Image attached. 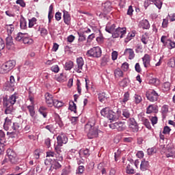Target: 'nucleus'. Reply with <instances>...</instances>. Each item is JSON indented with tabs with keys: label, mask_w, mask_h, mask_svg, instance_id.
<instances>
[{
	"label": "nucleus",
	"mask_w": 175,
	"mask_h": 175,
	"mask_svg": "<svg viewBox=\"0 0 175 175\" xmlns=\"http://www.w3.org/2000/svg\"><path fill=\"white\" fill-rule=\"evenodd\" d=\"M84 131L88 139H95L99 136V126L96 124L95 120H91L85 125Z\"/></svg>",
	"instance_id": "nucleus-1"
},
{
	"label": "nucleus",
	"mask_w": 175,
	"mask_h": 175,
	"mask_svg": "<svg viewBox=\"0 0 175 175\" xmlns=\"http://www.w3.org/2000/svg\"><path fill=\"white\" fill-rule=\"evenodd\" d=\"M7 155L9 159V161L12 165H17L21 162V159L18 158L17 153L13 150L12 148H8L7 150Z\"/></svg>",
	"instance_id": "nucleus-2"
},
{
	"label": "nucleus",
	"mask_w": 175,
	"mask_h": 175,
	"mask_svg": "<svg viewBox=\"0 0 175 175\" xmlns=\"http://www.w3.org/2000/svg\"><path fill=\"white\" fill-rule=\"evenodd\" d=\"M14 66H16V60H9L2 64L0 68V73L2 75L9 73V72L12 70Z\"/></svg>",
	"instance_id": "nucleus-3"
},
{
	"label": "nucleus",
	"mask_w": 175,
	"mask_h": 175,
	"mask_svg": "<svg viewBox=\"0 0 175 175\" xmlns=\"http://www.w3.org/2000/svg\"><path fill=\"white\" fill-rule=\"evenodd\" d=\"M100 114L103 117H106L107 118H108V120H109L111 122V121H116V120H117L116 113H114V111H113L112 110H110V108L109 107H105L103 109L100 111Z\"/></svg>",
	"instance_id": "nucleus-4"
},
{
	"label": "nucleus",
	"mask_w": 175,
	"mask_h": 175,
	"mask_svg": "<svg viewBox=\"0 0 175 175\" xmlns=\"http://www.w3.org/2000/svg\"><path fill=\"white\" fill-rule=\"evenodd\" d=\"M88 57H93V58H100L102 57V49L99 46H94L86 53Z\"/></svg>",
	"instance_id": "nucleus-5"
},
{
	"label": "nucleus",
	"mask_w": 175,
	"mask_h": 175,
	"mask_svg": "<svg viewBox=\"0 0 175 175\" xmlns=\"http://www.w3.org/2000/svg\"><path fill=\"white\" fill-rule=\"evenodd\" d=\"M126 34V27H117L114 32L112 33V37L116 38H124V36Z\"/></svg>",
	"instance_id": "nucleus-6"
},
{
	"label": "nucleus",
	"mask_w": 175,
	"mask_h": 175,
	"mask_svg": "<svg viewBox=\"0 0 175 175\" xmlns=\"http://www.w3.org/2000/svg\"><path fill=\"white\" fill-rule=\"evenodd\" d=\"M146 96L150 102H157L158 98H159V94L155 90H150L146 92Z\"/></svg>",
	"instance_id": "nucleus-7"
},
{
	"label": "nucleus",
	"mask_w": 175,
	"mask_h": 175,
	"mask_svg": "<svg viewBox=\"0 0 175 175\" xmlns=\"http://www.w3.org/2000/svg\"><path fill=\"white\" fill-rule=\"evenodd\" d=\"M125 124L122 122H116L115 123H111L109 124V128L111 129H117L119 132H122L125 131Z\"/></svg>",
	"instance_id": "nucleus-8"
},
{
	"label": "nucleus",
	"mask_w": 175,
	"mask_h": 175,
	"mask_svg": "<svg viewBox=\"0 0 175 175\" xmlns=\"http://www.w3.org/2000/svg\"><path fill=\"white\" fill-rule=\"evenodd\" d=\"M57 144L62 146V144H66L68 143V137L64 133H61L57 137Z\"/></svg>",
	"instance_id": "nucleus-9"
},
{
	"label": "nucleus",
	"mask_w": 175,
	"mask_h": 175,
	"mask_svg": "<svg viewBox=\"0 0 175 175\" xmlns=\"http://www.w3.org/2000/svg\"><path fill=\"white\" fill-rule=\"evenodd\" d=\"M5 46L8 50H13L14 49V42H13V37L8 36L5 38Z\"/></svg>",
	"instance_id": "nucleus-10"
},
{
	"label": "nucleus",
	"mask_w": 175,
	"mask_h": 175,
	"mask_svg": "<svg viewBox=\"0 0 175 175\" xmlns=\"http://www.w3.org/2000/svg\"><path fill=\"white\" fill-rule=\"evenodd\" d=\"M129 127L132 129L133 132H139V125L134 118H129Z\"/></svg>",
	"instance_id": "nucleus-11"
},
{
	"label": "nucleus",
	"mask_w": 175,
	"mask_h": 175,
	"mask_svg": "<svg viewBox=\"0 0 175 175\" xmlns=\"http://www.w3.org/2000/svg\"><path fill=\"white\" fill-rule=\"evenodd\" d=\"M61 147H62V146H59L58 144L55 147V150L56 151V158L53 159V161H62L64 159V158L62 157V154H61V152H62V151L61 150Z\"/></svg>",
	"instance_id": "nucleus-12"
},
{
	"label": "nucleus",
	"mask_w": 175,
	"mask_h": 175,
	"mask_svg": "<svg viewBox=\"0 0 175 175\" xmlns=\"http://www.w3.org/2000/svg\"><path fill=\"white\" fill-rule=\"evenodd\" d=\"M77 64L78 66V69L77 70V73H81L83 66H84V60L83 59V57H80L77 59Z\"/></svg>",
	"instance_id": "nucleus-13"
},
{
	"label": "nucleus",
	"mask_w": 175,
	"mask_h": 175,
	"mask_svg": "<svg viewBox=\"0 0 175 175\" xmlns=\"http://www.w3.org/2000/svg\"><path fill=\"white\" fill-rule=\"evenodd\" d=\"M142 61H143L144 66L145 68H150V62L151 61L150 55L145 54L144 57H142Z\"/></svg>",
	"instance_id": "nucleus-14"
},
{
	"label": "nucleus",
	"mask_w": 175,
	"mask_h": 175,
	"mask_svg": "<svg viewBox=\"0 0 175 175\" xmlns=\"http://www.w3.org/2000/svg\"><path fill=\"white\" fill-rule=\"evenodd\" d=\"M131 164H128L126 167V172L127 174H135L136 172L132 166H133V159L130 160Z\"/></svg>",
	"instance_id": "nucleus-15"
},
{
	"label": "nucleus",
	"mask_w": 175,
	"mask_h": 175,
	"mask_svg": "<svg viewBox=\"0 0 175 175\" xmlns=\"http://www.w3.org/2000/svg\"><path fill=\"white\" fill-rule=\"evenodd\" d=\"M165 155L167 158H174L175 157V148H170L167 146V150L165 152Z\"/></svg>",
	"instance_id": "nucleus-16"
},
{
	"label": "nucleus",
	"mask_w": 175,
	"mask_h": 175,
	"mask_svg": "<svg viewBox=\"0 0 175 175\" xmlns=\"http://www.w3.org/2000/svg\"><path fill=\"white\" fill-rule=\"evenodd\" d=\"M45 100L46 103L48 104L49 106H53V103H54V99L53 98V95L50 93L47 92L45 94Z\"/></svg>",
	"instance_id": "nucleus-17"
},
{
	"label": "nucleus",
	"mask_w": 175,
	"mask_h": 175,
	"mask_svg": "<svg viewBox=\"0 0 175 175\" xmlns=\"http://www.w3.org/2000/svg\"><path fill=\"white\" fill-rule=\"evenodd\" d=\"M140 169L142 172H146V170H148L150 169V163L146 159H143L140 164Z\"/></svg>",
	"instance_id": "nucleus-18"
},
{
	"label": "nucleus",
	"mask_w": 175,
	"mask_h": 175,
	"mask_svg": "<svg viewBox=\"0 0 175 175\" xmlns=\"http://www.w3.org/2000/svg\"><path fill=\"white\" fill-rule=\"evenodd\" d=\"M79 154L81 158H83V157H84V158H88V157L91 155V153L90 152V149L85 148L84 150H81Z\"/></svg>",
	"instance_id": "nucleus-19"
},
{
	"label": "nucleus",
	"mask_w": 175,
	"mask_h": 175,
	"mask_svg": "<svg viewBox=\"0 0 175 175\" xmlns=\"http://www.w3.org/2000/svg\"><path fill=\"white\" fill-rule=\"evenodd\" d=\"M103 10L105 14L109 13V12H111V3L109 1L105 2L103 5Z\"/></svg>",
	"instance_id": "nucleus-20"
},
{
	"label": "nucleus",
	"mask_w": 175,
	"mask_h": 175,
	"mask_svg": "<svg viewBox=\"0 0 175 175\" xmlns=\"http://www.w3.org/2000/svg\"><path fill=\"white\" fill-rule=\"evenodd\" d=\"M124 55H129V59H133L135 58V52L132 49H126L124 53Z\"/></svg>",
	"instance_id": "nucleus-21"
},
{
	"label": "nucleus",
	"mask_w": 175,
	"mask_h": 175,
	"mask_svg": "<svg viewBox=\"0 0 175 175\" xmlns=\"http://www.w3.org/2000/svg\"><path fill=\"white\" fill-rule=\"evenodd\" d=\"M3 106L5 107H13V104L10 98H8V96H5L3 98Z\"/></svg>",
	"instance_id": "nucleus-22"
},
{
	"label": "nucleus",
	"mask_w": 175,
	"mask_h": 175,
	"mask_svg": "<svg viewBox=\"0 0 175 175\" xmlns=\"http://www.w3.org/2000/svg\"><path fill=\"white\" fill-rule=\"evenodd\" d=\"M5 29L7 30L8 36H12V33L15 29L14 25L10 24L5 25Z\"/></svg>",
	"instance_id": "nucleus-23"
},
{
	"label": "nucleus",
	"mask_w": 175,
	"mask_h": 175,
	"mask_svg": "<svg viewBox=\"0 0 175 175\" xmlns=\"http://www.w3.org/2000/svg\"><path fill=\"white\" fill-rule=\"evenodd\" d=\"M27 108L29 110V114L32 118H36L35 106L34 105H28Z\"/></svg>",
	"instance_id": "nucleus-24"
},
{
	"label": "nucleus",
	"mask_w": 175,
	"mask_h": 175,
	"mask_svg": "<svg viewBox=\"0 0 175 175\" xmlns=\"http://www.w3.org/2000/svg\"><path fill=\"white\" fill-rule=\"evenodd\" d=\"M105 31L108 32L109 33H113V32L116 31V25L113 24L110 26V25H107L105 27Z\"/></svg>",
	"instance_id": "nucleus-25"
},
{
	"label": "nucleus",
	"mask_w": 175,
	"mask_h": 175,
	"mask_svg": "<svg viewBox=\"0 0 175 175\" xmlns=\"http://www.w3.org/2000/svg\"><path fill=\"white\" fill-rule=\"evenodd\" d=\"M63 18L64 23H69L70 21V14L66 10L63 11Z\"/></svg>",
	"instance_id": "nucleus-26"
},
{
	"label": "nucleus",
	"mask_w": 175,
	"mask_h": 175,
	"mask_svg": "<svg viewBox=\"0 0 175 175\" xmlns=\"http://www.w3.org/2000/svg\"><path fill=\"white\" fill-rule=\"evenodd\" d=\"M22 42L24 43V44H33V40L29 37H26L25 36L23 37V40H22Z\"/></svg>",
	"instance_id": "nucleus-27"
},
{
	"label": "nucleus",
	"mask_w": 175,
	"mask_h": 175,
	"mask_svg": "<svg viewBox=\"0 0 175 175\" xmlns=\"http://www.w3.org/2000/svg\"><path fill=\"white\" fill-rule=\"evenodd\" d=\"M114 76L115 77H124V72H122L121 68H116L114 70Z\"/></svg>",
	"instance_id": "nucleus-28"
},
{
	"label": "nucleus",
	"mask_w": 175,
	"mask_h": 175,
	"mask_svg": "<svg viewBox=\"0 0 175 175\" xmlns=\"http://www.w3.org/2000/svg\"><path fill=\"white\" fill-rule=\"evenodd\" d=\"M142 124H144V125H145V126L148 129H151V123H150V120H148V119L143 117L142 118Z\"/></svg>",
	"instance_id": "nucleus-29"
},
{
	"label": "nucleus",
	"mask_w": 175,
	"mask_h": 175,
	"mask_svg": "<svg viewBox=\"0 0 175 175\" xmlns=\"http://www.w3.org/2000/svg\"><path fill=\"white\" fill-rule=\"evenodd\" d=\"M12 125V120L9 119L8 118H6L5 119V122L3 124V128L5 131L9 130V126Z\"/></svg>",
	"instance_id": "nucleus-30"
},
{
	"label": "nucleus",
	"mask_w": 175,
	"mask_h": 175,
	"mask_svg": "<svg viewBox=\"0 0 175 175\" xmlns=\"http://www.w3.org/2000/svg\"><path fill=\"white\" fill-rule=\"evenodd\" d=\"M157 110V107L154 105H149L146 109L147 114H151V113H154Z\"/></svg>",
	"instance_id": "nucleus-31"
},
{
	"label": "nucleus",
	"mask_w": 175,
	"mask_h": 175,
	"mask_svg": "<svg viewBox=\"0 0 175 175\" xmlns=\"http://www.w3.org/2000/svg\"><path fill=\"white\" fill-rule=\"evenodd\" d=\"M69 110L71 111H74V113H77V107L76 106V104L73 101H70L69 103Z\"/></svg>",
	"instance_id": "nucleus-32"
},
{
	"label": "nucleus",
	"mask_w": 175,
	"mask_h": 175,
	"mask_svg": "<svg viewBox=\"0 0 175 175\" xmlns=\"http://www.w3.org/2000/svg\"><path fill=\"white\" fill-rule=\"evenodd\" d=\"M53 4H51L49 6V14H48V18H49V23H51V18H53V17H54V15L53 14Z\"/></svg>",
	"instance_id": "nucleus-33"
},
{
	"label": "nucleus",
	"mask_w": 175,
	"mask_h": 175,
	"mask_svg": "<svg viewBox=\"0 0 175 175\" xmlns=\"http://www.w3.org/2000/svg\"><path fill=\"white\" fill-rule=\"evenodd\" d=\"M46 110L47 108H46L45 107H40L38 109L39 113H40L42 116H43L44 118H46V117H47V112H46Z\"/></svg>",
	"instance_id": "nucleus-34"
},
{
	"label": "nucleus",
	"mask_w": 175,
	"mask_h": 175,
	"mask_svg": "<svg viewBox=\"0 0 175 175\" xmlns=\"http://www.w3.org/2000/svg\"><path fill=\"white\" fill-rule=\"evenodd\" d=\"M72 68H73V62L72 61L66 62L64 66L65 70H70Z\"/></svg>",
	"instance_id": "nucleus-35"
},
{
	"label": "nucleus",
	"mask_w": 175,
	"mask_h": 175,
	"mask_svg": "<svg viewBox=\"0 0 175 175\" xmlns=\"http://www.w3.org/2000/svg\"><path fill=\"white\" fill-rule=\"evenodd\" d=\"M24 36V33L19 32L16 34V36L14 37V39L16 42H23Z\"/></svg>",
	"instance_id": "nucleus-36"
},
{
	"label": "nucleus",
	"mask_w": 175,
	"mask_h": 175,
	"mask_svg": "<svg viewBox=\"0 0 175 175\" xmlns=\"http://www.w3.org/2000/svg\"><path fill=\"white\" fill-rule=\"evenodd\" d=\"M6 143V139H5V132L0 130V144H5Z\"/></svg>",
	"instance_id": "nucleus-37"
},
{
	"label": "nucleus",
	"mask_w": 175,
	"mask_h": 175,
	"mask_svg": "<svg viewBox=\"0 0 175 175\" xmlns=\"http://www.w3.org/2000/svg\"><path fill=\"white\" fill-rule=\"evenodd\" d=\"M106 99H107V96H106V93L103 92V93L98 94V100H100V102L103 103V102H105Z\"/></svg>",
	"instance_id": "nucleus-38"
},
{
	"label": "nucleus",
	"mask_w": 175,
	"mask_h": 175,
	"mask_svg": "<svg viewBox=\"0 0 175 175\" xmlns=\"http://www.w3.org/2000/svg\"><path fill=\"white\" fill-rule=\"evenodd\" d=\"M152 3L157 7V9H162V1L161 0H151Z\"/></svg>",
	"instance_id": "nucleus-39"
},
{
	"label": "nucleus",
	"mask_w": 175,
	"mask_h": 175,
	"mask_svg": "<svg viewBox=\"0 0 175 175\" xmlns=\"http://www.w3.org/2000/svg\"><path fill=\"white\" fill-rule=\"evenodd\" d=\"M14 83H15L14 77L11 76L10 77V83L9 82L6 83L5 85H8V87H10L12 88L14 87Z\"/></svg>",
	"instance_id": "nucleus-40"
},
{
	"label": "nucleus",
	"mask_w": 175,
	"mask_h": 175,
	"mask_svg": "<svg viewBox=\"0 0 175 175\" xmlns=\"http://www.w3.org/2000/svg\"><path fill=\"white\" fill-rule=\"evenodd\" d=\"M12 128L13 131H16V132H18V131L21 130V125L18 122H14Z\"/></svg>",
	"instance_id": "nucleus-41"
},
{
	"label": "nucleus",
	"mask_w": 175,
	"mask_h": 175,
	"mask_svg": "<svg viewBox=\"0 0 175 175\" xmlns=\"http://www.w3.org/2000/svg\"><path fill=\"white\" fill-rule=\"evenodd\" d=\"M52 106H55V107H62L64 106V103L59 101L58 100H54Z\"/></svg>",
	"instance_id": "nucleus-42"
},
{
	"label": "nucleus",
	"mask_w": 175,
	"mask_h": 175,
	"mask_svg": "<svg viewBox=\"0 0 175 175\" xmlns=\"http://www.w3.org/2000/svg\"><path fill=\"white\" fill-rule=\"evenodd\" d=\"M122 116L125 117V118H131V112L129 109H124L122 110Z\"/></svg>",
	"instance_id": "nucleus-43"
},
{
	"label": "nucleus",
	"mask_w": 175,
	"mask_h": 175,
	"mask_svg": "<svg viewBox=\"0 0 175 175\" xmlns=\"http://www.w3.org/2000/svg\"><path fill=\"white\" fill-rule=\"evenodd\" d=\"M135 33H129L127 37L125 38L124 42L125 43H128L130 40H132V38H135Z\"/></svg>",
	"instance_id": "nucleus-44"
},
{
	"label": "nucleus",
	"mask_w": 175,
	"mask_h": 175,
	"mask_svg": "<svg viewBox=\"0 0 175 175\" xmlns=\"http://www.w3.org/2000/svg\"><path fill=\"white\" fill-rule=\"evenodd\" d=\"M46 170H48L49 174H55V172L57 171L53 164Z\"/></svg>",
	"instance_id": "nucleus-45"
},
{
	"label": "nucleus",
	"mask_w": 175,
	"mask_h": 175,
	"mask_svg": "<svg viewBox=\"0 0 175 175\" xmlns=\"http://www.w3.org/2000/svg\"><path fill=\"white\" fill-rule=\"evenodd\" d=\"M119 84H120V87H123V88L127 87L128 86V78H124L123 80L119 83Z\"/></svg>",
	"instance_id": "nucleus-46"
},
{
	"label": "nucleus",
	"mask_w": 175,
	"mask_h": 175,
	"mask_svg": "<svg viewBox=\"0 0 175 175\" xmlns=\"http://www.w3.org/2000/svg\"><path fill=\"white\" fill-rule=\"evenodd\" d=\"M141 42H142L144 44H147V43H148V37H147V33H145V34L142 36Z\"/></svg>",
	"instance_id": "nucleus-47"
},
{
	"label": "nucleus",
	"mask_w": 175,
	"mask_h": 175,
	"mask_svg": "<svg viewBox=\"0 0 175 175\" xmlns=\"http://www.w3.org/2000/svg\"><path fill=\"white\" fill-rule=\"evenodd\" d=\"M134 98H135V103L137 105H139V103H140L142 100H143V98L139 94H135Z\"/></svg>",
	"instance_id": "nucleus-48"
},
{
	"label": "nucleus",
	"mask_w": 175,
	"mask_h": 175,
	"mask_svg": "<svg viewBox=\"0 0 175 175\" xmlns=\"http://www.w3.org/2000/svg\"><path fill=\"white\" fill-rule=\"evenodd\" d=\"M59 160H54V161H53L52 165H53L54 168L57 170L58 169H61V164L58 162Z\"/></svg>",
	"instance_id": "nucleus-49"
},
{
	"label": "nucleus",
	"mask_w": 175,
	"mask_h": 175,
	"mask_svg": "<svg viewBox=\"0 0 175 175\" xmlns=\"http://www.w3.org/2000/svg\"><path fill=\"white\" fill-rule=\"evenodd\" d=\"M53 160L51 159H46L44 161V165L46 166V170L47 169H49V167H50L52 165H53Z\"/></svg>",
	"instance_id": "nucleus-50"
},
{
	"label": "nucleus",
	"mask_w": 175,
	"mask_h": 175,
	"mask_svg": "<svg viewBox=\"0 0 175 175\" xmlns=\"http://www.w3.org/2000/svg\"><path fill=\"white\" fill-rule=\"evenodd\" d=\"M85 170V167L83 165H79L77 170V174H83Z\"/></svg>",
	"instance_id": "nucleus-51"
},
{
	"label": "nucleus",
	"mask_w": 175,
	"mask_h": 175,
	"mask_svg": "<svg viewBox=\"0 0 175 175\" xmlns=\"http://www.w3.org/2000/svg\"><path fill=\"white\" fill-rule=\"evenodd\" d=\"M55 116L59 126H64V124L62 123V120H61V117H59V115H58L57 113H55Z\"/></svg>",
	"instance_id": "nucleus-52"
},
{
	"label": "nucleus",
	"mask_w": 175,
	"mask_h": 175,
	"mask_svg": "<svg viewBox=\"0 0 175 175\" xmlns=\"http://www.w3.org/2000/svg\"><path fill=\"white\" fill-rule=\"evenodd\" d=\"M149 83H150V84L158 85V84H159V79H158L157 78H151L149 79Z\"/></svg>",
	"instance_id": "nucleus-53"
},
{
	"label": "nucleus",
	"mask_w": 175,
	"mask_h": 175,
	"mask_svg": "<svg viewBox=\"0 0 175 175\" xmlns=\"http://www.w3.org/2000/svg\"><path fill=\"white\" fill-rule=\"evenodd\" d=\"M168 111H169V107H167V105H163L161 108V113L163 116H164V114H167Z\"/></svg>",
	"instance_id": "nucleus-54"
},
{
	"label": "nucleus",
	"mask_w": 175,
	"mask_h": 175,
	"mask_svg": "<svg viewBox=\"0 0 175 175\" xmlns=\"http://www.w3.org/2000/svg\"><path fill=\"white\" fill-rule=\"evenodd\" d=\"M128 100H129V92H126L124 94V98H123L122 102H123V103H126V102H128Z\"/></svg>",
	"instance_id": "nucleus-55"
},
{
	"label": "nucleus",
	"mask_w": 175,
	"mask_h": 175,
	"mask_svg": "<svg viewBox=\"0 0 175 175\" xmlns=\"http://www.w3.org/2000/svg\"><path fill=\"white\" fill-rule=\"evenodd\" d=\"M78 35L79 36V42H84L86 39V36L84 35V33H79Z\"/></svg>",
	"instance_id": "nucleus-56"
},
{
	"label": "nucleus",
	"mask_w": 175,
	"mask_h": 175,
	"mask_svg": "<svg viewBox=\"0 0 175 175\" xmlns=\"http://www.w3.org/2000/svg\"><path fill=\"white\" fill-rule=\"evenodd\" d=\"M170 131H172V129H170V127L165 126L163 128V135H169V133H170Z\"/></svg>",
	"instance_id": "nucleus-57"
},
{
	"label": "nucleus",
	"mask_w": 175,
	"mask_h": 175,
	"mask_svg": "<svg viewBox=\"0 0 175 175\" xmlns=\"http://www.w3.org/2000/svg\"><path fill=\"white\" fill-rule=\"evenodd\" d=\"M46 157H52L53 159H56L57 156L55 152L50 151L46 152Z\"/></svg>",
	"instance_id": "nucleus-58"
},
{
	"label": "nucleus",
	"mask_w": 175,
	"mask_h": 175,
	"mask_svg": "<svg viewBox=\"0 0 175 175\" xmlns=\"http://www.w3.org/2000/svg\"><path fill=\"white\" fill-rule=\"evenodd\" d=\"M9 99L13 105H14V103H16V99H17V96H16V94H12L11 96H10Z\"/></svg>",
	"instance_id": "nucleus-59"
},
{
	"label": "nucleus",
	"mask_w": 175,
	"mask_h": 175,
	"mask_svg": "<svg viewBox=\"0 0 175 175\" xmlns=\"http://www.w3.org/2000/svg\"><path fill=\"white\" fill-rule=\"evenodd\" d=\"M141 27L143 29H150V23H142Z\"/></svg>",
	"instance_id": "nucleus-60"
},
{
	"label": "nucleus",
	"mask_w": 175,
	"mask_h": 175,
	"mask_svg": "<svg viewBox=\"0 0 175 175\" xmlns=\"http://www.w3.org/2000/svg\"><path fill=\"white\" fill-rule=\"evenodd\" d=\"M122 69L124 71L126 72L128 69H129V64L127 62H124L122 65Z\"/></svg>",
	"instance_id": "nucleus-61"
},
{
	"label": "nucleus",
	"mask_w": 175,
	"mask_h": 175,
	"mask_svg": "<svg viewBox=\"0 0 175 175\" xmlns=\"http://www.w3.org/2000/svg\"><path fill=\"white\" fill-rule=\"evenodd\" d=\"M7 135L9 136V137H11L12 139H14V137L17 136V133L16 131L8 132Z\"/></svg>",
	"instance_id": "nucleus-62"
},
{
	"label": "nucleus",
	"mask_w": 175,
	"mask_h": 175,
	"mask_svg": "<svg viewBox=\"0 0 175 175\" xmlns=\"http://www.w3.org/2000/svg\"><path fill=\"white\" fill-rule=\"evenodd\" d=\"M167 18L168 21H170V22L175 21V14H171L170 15H168Z\"/></svg>",
	"instance_id": "nucleus-63"
},
{
	"label": "nucleus",
	"mask_w": 175,
	"mask_h": 175,
	"mask_svg": "<svg viewBox=\"0 0 175 175\" xmlns=\"http://www.w3.org/2000/svg\"><path fill=\"white\" fill-rule=\"evenodd\" d=\"M167 43H168V44L170 45V49H174L175 47L174 42L172 41L171 40H168Z\"/></svg>",
	"instance_id": "nucleus-64"
}]
</instances>
